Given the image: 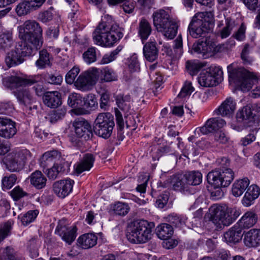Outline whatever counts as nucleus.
I'll return each instance as SVG.
<instances>
[{
    "label": "nucleus",
    "instance_id": "c9c22d12",
    "mask_svg": "<svg viewBox=\"0 0 260 260\" xmlns=\"http://www.w3.org/2000/svg\"><path fill=\"white\" fill-rule=\"evenodd\" d=\"M184 177L188 188L189 185H198L202 181V174L199 171L187 172L184 174Z\"/></svg>",
    "mask_w": 260,
    "mask_h": 260
},
{
    "label": "nucleus",
    "instance_id": "37998d69",
    "mask_svg": "<svg viewBox=\"0 0 260 260\" xmlns=\"http://www.w3.org/2000/svg\"><path fill=\"white\" fill-rule=\"evenodd\" d=\"M39 58L36 61V65L39 69H44L50 64L49 54L46 50L40 51Z\"/></svg>",
    "mask_w": 260,
    "mask_h": 260
},
{
    "label": "nucleus",
    "instance_id": "a211bd4d",
    "mask_svg": "<svg viewBox=\"0 0 260 260\" xmlns=\"http://www.w3.org/2000/svg\"><path fill=\"white\" fill-rule=\"evenodd\" d=\"M76 227L68 226L62 225L60 222L57 226L55 233L67 243L70 245L76 238Z\"/></svg>",
    "mask_w": 260,
    "mask_h": 260
},
{
    "label": "nucleus",
    "instance_id": "7c9ffc66",
    "mask_svg": "<svg viewBox=\"0 0 260 260\" xmlns=\"http://www.w3.org/2000/svg\"><path fill=\"white\" fill-rule=\"evenodd\" d=\"M158 50L156 47L155 41H149L146 43L143 47V54L145 58L152 62L158 57Z\"/></svg>",
    "mask_w": 260,
    "mask_h": 260
},
{
    "label": "nucleus",
    "instance_id": "bf43d9fd",
    "mask_svg": "<svg viewBox=\"0 0 260 260\" xmlns=\"http://www.w3.org/2000/svg\"><path fill=\"white\" fill-rule=\"evenodd\" d=\"M80 72L78 67H74L70 70L66 75L65 80L66 82L69 84H75L76 78Z\"/></svg>",
    "mask_w": 260,
    "mask_h": 260
},
{
    "label": "nucleus",
    "instance_id": "5701e85b",
    "mask_svg": "<svg viewBox=\"0 0 260 260\" xmlns=\"http://www.w3.org/2000/svg\"><path fill=\"white\" fill-rule=\"evenodd\" d=\"M236 109V103L231 97L228 98L215 111L217 115L222 116H231Z\"/></svg>",
    "mask_w": 260,
    "mask_h": 260
},
{
    "label": "nucleus",
    "instance_id": "7ed1b4c3",
    "mask_svg": "<svg viewBox=\"0 0 260 260\" xmlns=\"http://www.w3.org/2000/svg\"><path fill=\"white\" fill-rule=\"evenodd\" d=\"M18 42L22 46L31 50L34 53L41 48L43 44L42 29L39 23L35 20H27L17 27Z\"/></svg>",
    "mask_w": 260,
    "mask_h": 260
},
{
    "label": "nucleus",
    "instance_id": "4c0bfd02",
    "mask_svg": "<svg viewBox=\"0 0 260 260\" xmlns=\"http://www.w3.org/2000/svg\"><path fill=\"white\" fill-rule=\"evenodd\" d=\"M249 184L248 178H244L237 180L233 185L232 193L235 197L241 196Z\"/></svg>",
    "mask_w": 260,
    "mask_h": 260
},
{
    "label": "nucleus",
    "instance_id": "2eb2a0df",
    "mask_svg": "<svg viewBox=\"0 0 260 260\" xmlns=\"http://www.w3.org/2000/svg\"><path fill=\"white\" fill-rule=\"evenodd\" d=\"M73 127L76 136L84 141H88L93 136L91 124L83 118L76 119L73 122Z\"/></svg>",
    "mask_w": 260,
    "mask_h": 260
},
{
    "label": "nucleus",
    "instance_id": "9d476101",
    "mask_svg": "<svg viewBox=\"0 0 260 260\" xmlns=\"http://www.w3.org/2000/svg\"><path fill=\"white\" fill-rule=\"evenodd\" d=\"M203 15L202 13L196 14L189 24L188 30L192 38L206 37L210 29V23L203 18Z\"/></svg>",
    "mask_w": 260,
    "mask_h": 260
},
{
    "label": "nucleus",
    "instance_id": "423d86ee",
    "mask_svg": "<svg viewBox=\"0 0 260 260\" xmlns=\"http://www.w3.org/2000/svg\"><path fill=\"white\" fill-rule=\"evenodd\" d=\"M230 81L232 80L239 86L243 92L248 91L252 87L254 81L257 80L256 76L244 68H233V64L228 67Z\"/></svg>",
    "mask_w": 260,
    "mask_h": 260
},
{
    "label": "nucleus",
    "instance_id": "72a5a7b5",
    "mask_svg": "<svg viewBox=\"0 0 260 260\" xmlns=\"http://www.w3.org/2000/svg\"><path fill=\"white\" fill-rule=\"evenodd\" d=\"M13 35L10 30L4 28L0 34V50H5L13 45Z\"/></svg>",
    "mask_w": 260,
    "mask_h": 260
},
{
    "label": "nucleus",
    "instance_id": "bb28decb",
    "mask_svg": "<svg viewBox=\"0 0 260 260\" xmlns=\"http://www.w3.org/2000/svg\"><path fill=\"white\" fill-rule=\"evenodd\" d=\"M98 237L95 234L87 233L80 236L78 240V245L83 249L93 247L97 243Z\"/></svg>",
    "mask_w": 260,
    "mask_h": 260
},
{
    "label": "nucleus",
    "instance_id": "6e6d98bb",
    "mask_svg": "<svg viewBox=\"0 0 260 260\" xmlns=\"http://www.w3.org/2000/svg\"><path fill=\"white\" fill-rule=\"evenodd\" d=\"M258 130V128L256 127L250 129L249 133L241 139L240 141L241 145L243 146H246L254 142L256 139V135Z\"/></svg>",
    "mask_w": 260,
    "mask_h": 260
},
{
    "label": "nucleus",
    "instance_id": "aec40b11",
    "mask_svg": "<svg viewBox=\"0 0 260 260\" xmlns=\"http://www.w3.org/2000/svg\"><path fill=\"white\" fill-rule=\"evenodd\" d=\"M243 242L248 248L260 246V229H251L244 232Z\"/></svg>",
    "mask_w": 260,
    "mask_h": 260
},
{
    "label": "nucleus",
    "instance_id": "20e7f679",
    "mask_svg": "<svg viewBox=\"0 0 260 260\" xmlns=\"http://www.w3.org/2000/svg\"><path fill=\"white\" fill-rule=\"evenodd\" d=\"M153 226L146 220L134 221L127 229V238L133 243H146L151 238Z\"/></svg>",
    "mask_w": 260,
    "mask_h": 260
},
{
    "label": "nucleus",
    "instance_id": "052dcab7",
    "mask_svg": "<svg viewBox=\"0 0 260 260\" xmlns=\"http://www.w3.org/2000/svg\"><path fill=\"white\" fill-rule=\"evenodd\" d=\"M17 176L15 174H12L9 176H5L2 180V185L3 189H9L16 183Z\"/></svg>",
    "mask_w": 260,
    "mask_h": 260
},
{
    "label": "nucleus",
    "instance_id": "58836bf2",
    "mask_svg": "<svg viewBox=\"0 0 260 260\" xmlns=\"http://www.w3.org/2000/svg\"><path fill=\"white\" fill-rule=\"evenodd\" d=\"M213 47L207 42V39L205 41H198L197 43H194L192 47V50L198 54H205L208 52H211L213 50Z\"/></svg>",
    "mask_w": 260,
    "mask_h": 260
},
{
    "label": "nucleus",
    "instance_id": "1a4fd4ad",
    "mask_svg": "<svg viewBox=\"0 0 260 260\" xmlns=\"http://www.w3.org/2000/svg\"><path fill=\"white\" fill-rule=\"evenodd\" d=\"M115 125L114 117L110 113L98 114L94 123V131L100 137L107 139L112 134Z\"/></svg>",
    "mask_w": 260,
    "mask_h": 260
},
{
    "label": "nucleus",
    "instance_id": "4468645a",
    "mask_svg": "<svg viewBox=\"0 0 260 260\" xmlns=\"http://www.w3.org/2000/svg\"><path fill=\"white\" fill-rule=\"evenodd\" d=\"M29 157V152L26 150L9 154L5 158L8 169L12 172L21 170Z\"/></svg>",
    "mask_w": 260,
    "mask_h": 260
},
{
    "label": "nucleus",
    "instance_id": "f3484780",
    "mask_svg": "<svg viewBox=\"0 0 260 260\" xmlns=\"http://www.w3.org/2000/svg\"><path fill=\"white\" fill-rule=\"evenodd\" d=\"M74 184L71 179L58 180L54 183L53 190L57 197L63 199L72 192Z\"/></svg>",
    "mask_w": 260,
    "mask_h": 260
},
{
    "label": "nucleus",
    "instance_id": "4be33fe9",
    "mask_svg": "<svg viewBox=\"0 0 260 260\" xmlns=\"http://www.w3.org/2000/svg\"><path fill=\"white\" fill-rule=\"evenodd\" d=\"M166 181L167 183L170 184L173 189L176 191L183 192L188 191L184 174H174L168 178Z\"/></svg>",
    "mask_w": 260,
    "mask_h": 260
},
{
    "label": "nucleus",
    "instance_id": "e2e57ef3",
    "mask_svg": "<svg viewBox=\"0 0 260 260\" xmlns=\"http://www.w3.org/2000/svg\"><path fill=\"white\" fill-rule=\"evenodd\" d=\"M182 39L181 35H179L174 41V50L175 52V57L179 58L183 53Z\"/></svg>",
    "mask_w": 260,
    "mask_h": 260
},
{
    "label": "nucleus",
    "instance_id": "680f3d73",
    "mask_svg": "<svg viewBox=\"0 0 260 260\" xmlns=\"http://www.w3.org/2000/svg\"><path fill=\"white\" fill-rule=\"evenodd\" d=\"M249 53L250 46L248 44H246L241 53V59L243 62L245 64H250L253 61L252 57L249 56Z\"/></svg>",
    "mask_w": 260,
    "mask_h": 260
},
{
    "label": "nucleus",
    "instance_id": "5fc2aeb1",
    "mask_svg": "<svg viewBox=\"0 0 260 260\" xmlns=\"http://www.w3.org/2000/svg\"><path fill=\"white\" fill-rule=\"evenodd\" d=\"M0 258L1 260H18L13 248L10 247L0 249Z\"/></svg>",
    "mask_w": 260,
    "mask_h": 260
},
{
    "label": "nucleus",
    "instance_id": "6ab92c4d",
    "mask_svg": "<svg viewBox=\"0 0 260 260\" xmlns=\"http://www.w3.org/2000/svg\"><path fill=\"white\" fill-rule=\"evenodd\" d=\"M17 132L15 123L10 119L0 117V136L6 139L12 138Z\"/></svg>",
    "mask_w": 260,
    "mask_h": 260
},
{
    "label": "nucleus",
    "instance_id": "a19ab883",
    "mask_svg": "<svg viewBox=\"0 0 260 260\" xmlns=\"http://www.w3.org/2000/svg\"><path fill=\"white\" fill-rule=\"evenodd\" d=\"M130 210L128 205L126 203L117 202L111 205V211L113 214L120 216H125Z\"/></svg>",
    "mask_w": 260,
    "mask_h": 260
},
{
    "label": "nucleus",
    "instance_id": "8fccbe9b",
    "mask_svg": "<svg viewBox=\"0 0 260 260\" xmlns=\"http://www.w3.org/2000/svg\"><path fill=\"white\" fill-rule=\"evenodd\" d=\"M31 8H35L32 6V4L26 0L23 2L20 3L16 8V12L19 16L26 15L29 12Z\"/></svg>",
    "mask_w": 260,
    "mask_h": 260
},
{
    "label": "nucleus",
    "instance_id": "f8f14e48",
    "mask_svg": "<svg viewBox=\"0 0 260 260\" xmlns=\"http://www.w3.org/2000/svg\"><path fill=\"white\" fill-rule=\"evenodd\" d=\"M98 72L93 68L82 72L77 77L75 87L81 91L86 92L91 90L97 82Z\"/></svg>",
    "mask_w": 260,
    "mask_h": 260
},
{
    "label": "nucleus",
    "instance_id": "13d9d810",
    "mask_svg": "<svg viewBox=\"0 0 260 260\" xmlns=\"http://www.w3.org/2000/svg\"><path fill=\"white\" fill-rule=\"evenodd\" d=\"M194 90V89L192 85L191 82L188 81H186L184 83L178 96L181 98H185L190 95Z\"/></svg>",
    "mask_w": 260,
    "mask_h": 260
},
{
    "label": "nucleus",
    "instance_id": "dca6fc26",
    "mask_svg": "<svg viewBox=\"0 0 260 260\" xmlns=\"http://www.w3.org/2000/svg\"><path fill=\"white\" fill-rule=\"evenodd\" d=\"M83 102V98L79 93L73 92L69 95L68 104L73 108L72 112L75 115H82L89 114V110L82 107Z\"/></svg>",
    "mask_w": 260,
    "mask_h": 260
},
{
    "label": "nucleus",
    "instance_id": "473e14b6",
    "mask_svg": "<svg viewBox=\"0 0 260 260\" xmlns=\"http://www.w3.org/2000/svg\"><path fill=\"white\" fill-rule=\"evenodd\" d=\"M241 228L235 225L224 234V238L228 243H237L241 239Z\"/></svg>",
    "mask_w": 260,
    "mask_h": 260
},
{
    "label": "nucleus",
    "instance_id": "ddd939ff",
    "mask_svg": "<svg viewBox=\"0 0 260 260\" xmlns=\"http://www.w3.org/2000/svg\"><path fill=\"white\" fill-rule=\"evenodd\" d=\"M222 71L219 67L210 68L209 71H203L198 78L199 83L203 87L216 86L222 80Z\"/></svg>",
    "mask_w": 260,
    "mask_h": 260
},
{
    "label": "nucleus",
    "instance_id": "338daca9",
    "mask_svg": "<svg viewBox=\"0 0 260 260\" xmlns=\"http://www.w3.org/2000/svg\"><path fill=\"white\" fill-rule=\"evenodd\" d=\"M136 4L134 0L126 1L122 5V9L126 13H132L134 11Z\"/></svg>",
    "mask_w": 260,
    "mask_h": 260
},
{
    "label": "nucleus",
    "instance_id": "de8ad7c7",
    "mask_svg": "<svg viewBox=\"0 0 260 260\" xmlns=\"http://www.w3.org/2000/svg\"><path fill=\"white\" fill-rule=\"evenodd\" d=\"M131 97L129 95H127L124 97L122 95H118L116 99V104L120 109L123 111L127 112L129 108V101Z\"/></svg>",
    "mask_w": 260,
    "mask_h": 260
},
{
    "label": "nucleus",
    "instance_id": "f03ea898",
    "mask_svg": "<svg viewBox=\"0 0 260 260\" xmlns=\"http://www.w3.org/2000/svg\"><path fill=\"white\" fill-rule=\"evenodd\" d=\"M123 36L118 26L112 17L108 15L103 17L101 22L93 32V39L95 44L102 47L113 46Z\"/></svg>",
    "mask_w": 260,
    "mask_h": 260
},
{
    "label": "nucleus",
    "instance_id": "c756f323",
    "mask_svg": "<svg viewBox=\"0 0 260 260\" xmlns=\"http://www.w3.org/2000/svg\"><path fill=\"white\" fill-rule=\"evenodd\" d=\"M260 194V189L256 185H251L247 190L242 199L243 204L246 207L250 206Z\"/></svg>",
    "mask_w": 260,
    "mask_h": 260
},
{
    "label": "nucleus",
    "instance_id": "09e8293b",
    "mask_svg": "<svg viewBox=\"0 0 260 260\" xmlns=\"http://www.w3.org/2000/svg\"><path fill=\"white\" fill-rule=\"evenodd\" d=\"M39 212L37 210H29L26 213L21 216H19L21 223L24 225H27L36 219L38 215Z\"/></svg>",
    "mask_w": 260,
    "mask_h": 260
},
{
    "label": "nucleus",
    "instance_id": "3c124183",
    "mask_svg": "<svg viewBox=\"0 0 260 260\" xmlns=\"http://www.w3.org/2000/svg\"><path fill=\"white\" fill-rule=\"evenodd\" d=\"M98 105L96 98L93 94L89 93L83 98V105L86 108L94 109L98 107Z\"/></svg>",
    "mask_w": 260,
    "mask_h": 260
},
{
    "label": "nucleus",
    "instance_id": "cd10ccee",
    "mask_svg": "<svg viewBox=\"0 0 260 260\" xmlns=\"http://www.w3.org/2000/svg\"><path fill=\"white\" fill-rule=\"evenodd\" d=\"M43 102L48 107L55 108L61 104L60 95L58 91L46 92L43 97Z\"/></svg>",
    "mask_w": 260,
    "mask_h": 260
},
{
    "label": "nucleus",
    "instance_id": "f257e3e1",
    "mask_svg": "<svg viewBox=\"0 0 260 260\" xmlns=\"http://www.w3.org/2000/svg\"><path fill=\"white\" fill-rule=\"evenodd\" d=\"M40 80L39 75L10 76L3 79V84L6 88L13 90L12 93L20 104L26 106L34 100L29 89L23 87L37 83Z\"/></svg>",
    "mask_w": 260,
    "mask_h": 260
},
{
    "label": "nucleus",
    "instance_id": "603ef678",
    "mask_svg": "<svg viewBox=\"0 0 260 260\" xmlns=\"http://www.w3.org/2000/svg\"><path fill=\"white\" fill-rule=\"evenodd\" d=\"M122 48L123 47L119 45L111 53L105 54L101 60V63L107 64L115 60L117 55L122 50Z\"/></svg>",
    "mask_w": 260,
    "mask_h": 260
},
{
    "label": "nucleus",
    "instance_id": "49530a36",
    "mask_svg": "<svg viewBox=\"0 0 260 260\" xmlns=\"http://www.w3.org/2000/svg\"><path fill=\"white\" fill-rule=\"evenodd\" d=\"M13 221L8 220L0 225V242L10 235Z\"/></svg>",
    "mask_w": 260,
    "mask_h": 260
},
{
    "label": "nucleus",
    "instance_id": "c85d7f7f",
    "mask_svg": "<svg viewBox=\"0 0 260 260\" xmlns=\"http://www.w3.org/2000/svg\"><path fill=\"white\" fill-rule=\"evenodd\" d=\"M93 70H96L98 72L97 81L99 79L100 75H102L101 80L103 82H112L117 80L118 76L115 71L108 67H105L102 69H98L93 68Z\"/></svg>",
    "mask_w": 260,
    "mask_h": 260
},
{
    "label": "nucleus",
    "instance_id": "39448f33",
    "mask_svg": "<svg viewBox=\"0 0 260 260\" xmlns=\"http://www.w3.org/2000/svg\"><path fill=\"white\" fill-rule=\"evenodd\" d=\"M153 25L158 32L170 39L176 35L178 29L177 23L170 17L169 13L164 10H159L152 15Z\"/></svg>",
    "mask_w": 260,
    "mask_h": 260
},
{
    "label": "nucleus",
    "instance_id": "69168bd1",
    "mask_svg": "<svg viewBox=\"0 0 260 260\" xmlns=\"http://www.w3.org/2000/svg\"><path fill=\"white\" fill-rule=\"evenodd\" d=\"M28 246L31 256L33 257H37L39 253L38 252V244L37 240L35 238H32L30 239L28 243Z\"/></svg>",
    "mask_w": 260,
    "mask_h": 260
},
{
    "label": "nucleus",
    "instance_id": "b1692460",
    "mask_svg": "<svg viewBox=\"0 0 260 260\" xmlns=\"http://www.w3.org/2000/svg\"><path fill=\"white\" fill-rule=\"evenodd\" d=\"M94 161V157L91 153L84 155L80 162L75 165V172L77 174H80L84 171H88L92 167Z\"/></svg>",
    "mask_w": 260,
    "mask_h": 260
},
{
    "label": "nucleus",
    "instance_id": "ea45409f",
    "mask_svg": "<svg viewBox=\"0 0 260 260\" xmlns=\"http://www.w3.org/2000/svg\"><path fill=\"white\" fill-rule=\"evenodd\" d=\"M173 232V229L170 224L162 223L157 226L156 229V233L158 237L161 240L171 238Z\"/></svg>",
    "mask_w": 260,
    "mask_h": 260
},
{
    "label": "nucleus",
    "instance_id": "0e129e2a",
    "mask_svg": "<svg viewBox=\"0 0 260 260\" xmlns=\"http://www.w3.org/2000/svg\"><path fill=\"white\" fill-rule=\"evenodd\" d=\"M27 194V193L24 191L19 186L15 187L11 191V196L15 201H17Z\"/></svg>",
    "mask_w": 260,
    "mask_h": 260
},
{
    "label": "nucleus",
    "instance_id": "2f4dec72",
    "mask_svg": "<svg viewBox=\"0 0 260 260\" xmlns=\"http://www.w3.org/2000/svg\"><path fill=\"white\" fill-rule=\"evenodd\" d=\"M257 219L256 214L252 211L246 212L238 222L240 228L249 229L253 226Z\"/></svg>",
    "mask_w": 260,
    "mask_h": 260
},
{
    "label": "nucleus",
    "instance_id": "9b49d317",
    "mask_svg": "<svg viewBox=\"0 0 260 260\" xmlns=\"http://www.w3.org/2000/svg\"><path fill=\"white\" fill-rule=\"evenodd\" d=\"M36 54L30 49L26 48L18 43H16L15 50L7 53L5 57V62L8 68H11L20 63L24 61L23 57L30 56Z\"/></svg>",
    "mask_w": 260,
    "mask_h": 260
},
{
    "label": "nucleus",
    "instance_id": "412c9836",
    "mask_svg": "<svg viewBox=\"0 0 260 260\" xmlns=\"http://www.w3.org/2000/svg\"><path fill=\"white\" fill-rule=\"evenodd\" d=\"M69 163L64 159H61L59 162H55L50 169H47L44 172L50 179H55L60 174L69 169Z\"/></svg>",
    "mask_w": 260,
    "mask_h": 260
},
{
    "label": "nucleus",
    "instance_id": "774afa93",
    "mask_svg": "<svg viewBox=\"0 0 260 260\" xmlns=\"http://www.w3.org/2000/svg\"><path fill=\"white\" fill-rule=\"evenodd\" d=\"M128 68L131 72H136L140 70V64L136 56H132L129 60Z\"/></svg>",
    "mask_w": 260,
    "mask_h": 260
},
{
    "label": "nucleus",
    "instance_id": "a18cd8bd",
    "mask_svg": "<svg viewBox=\"0 0 260 260\" xmlns=\"http://www.w3.org/2000/svg\"><path fill=\"white\" fill-rule=\"evenodd\" d=\"M235 26V21L231 18H227L225 19V26L220 31L219 36L222 39L226 38L230 35Z\"/></svg>",
    "mask_w": 260,
    "mask_h": 260
},
{
    "label": "nucleus",
    "instance_id": "a878e982",
    "mask_svg": "<svg viewBox=\"0 0 260 260\" xmlns=\"http://www.w3.org/2000/svg\"><path fill=\"white\" fill-rule=\"evenodd\" d=\"M138 36L144 43L150 36L152 28L149 22L145 18H142L138 24L137 27Z\"/></svg>",
    "mask_w": 260,
    "mask_h": 260
},
{
    "label": "nucleus",
    "instance_id": "79ce46f5",
    "mask_svg": "<svg viewBox=\"0 0 260 260\" xmlns=\"http://www.w3.org/2000/svg\"><path fill=\"white\" fill-rule=\"evenodd\" d=\"M206 63L200 62L198 60L189 61L188 60L186 62V68L189 73L193 76L196 75L199 71L203 67H205Z\"/></svg>",
    "mask_w": 260,
    "mask_h": 260
},
{
    "label": "nucleus",
    "instance_id": "4d7b16f0",
    "mask_svg": "<svg viewBox=\"0 0 260 260\" xmlns=\"http://www.w3.org/2000/svg\"><path fill=\"white\" fill-rule=\"evenodd\" d=\"M84 60L88 64L95 62L96 60V49L92 47L89 48L83 54Z\"/></svg>",
    "mask_w": 260,
    "mask_h": 260
},
{
    "label": "nucleus",
    "instance_id": "6e6552de",
    "mask_svg": "<svg viewBox=\"0 0 260 260\" xmlns=\"http://www.w3.org/2000/svg\"><path fill=\"white\" fill-rule=\"evenodd\" d=\"M234 178V173L231 169L222 171L212 170L207 175L208 183L214 188H221L230 185Z\"/></svg>",
    "mask_w": 260,
    "mask_h": 260
},
{
    "label": "nucleus",
    "instance_id": "c03bdc74",
    "mask_svg": "<svg viewBox=\"0 0 260 260\" xmlns=\"http://www.w3.org/2000/svg\"><path fill=\"white\" fill-rule=\"evenodd\" d=\"M167 218L172 226H174L177 228H181L184 225L186 219L185 217L175 213L169 215Z\"/></svg>",
    "mask_w": 260,
    "mask_h": 260
},
{
    "label": "nucleus",
    "instance_id": "e433bc0d",
    "mask_svg": "<svg viewBox=\"0 0 260 260\" xmlns=\"http://www.w3.org/2000/svg\"><path fill=\"white\" fill-rule=\"evenodd\" d=\"M31 184L37 189L44 188L46 184L47 179L40 171H36L30 177Z\"/></svg>",
    "mask_w": 260,
    "mask_h": 260
},
{
    "label": "nucleus",
    "instance_id": "864d4df0",
    "mask_svg": "<svg viewBox=\"0 0 260 260\" xmlns=\"http://www.w3.org/2000/svg\"><path fill=\"white\" fill-rule=\"evenodd\" d=\"M66 111L64 109H59L51 112L47 118L51 123H54L61 119L65 115Z\"/></svg>",
    "mask_w": 260,
    "mask_h": 260
},
{
    "label": "nucleus",
    "instance_id": "f704fd0d",
    "mask_svg": "<svg viewBox=\"0 0 260 260\" xmlns=\"http://www.w3.org/2000/svg\"><path fill=\"white\" fill-rule=\"evenodd\" d=\"M61 159H64L61 157V154L57 150H51L45 152L42 157L41 166L45 167L47 166L49 162L54 161L59 162Z\"/></svg>",
    "mask_w": 260,
    "mask_h": 260
},
{
    "label": "nucleus",
    "instance_id": "0eeeda50",
    "mask_svg": "<svg viewBox=\"0 0 260 260\" xmlns=\"http://www.w3.org/2000/svg\"><path fill=\"white\" fill-rule=\"evenodd\" d=\"M210 220L217 230L231 224L236 219L232 216L231 209L225 206L213 205L209 208Z\"/></svg>",
    "mask_w": 260,
    "mask_h": 260
},
{
    "label": "nucleus",
    "instance_id": "393cba45",
    "mask_svg": "<svg viewBox=\"0 0 260 260\" xmlns=\"http://www.w3.org/2000/svg\"><path fill=\"white\" fill-rule=\"evenodd\" d=\"M260 109V107L257 105H247L239 110L237 113L236 117L239 120H248L250 122L254 121V117L256 114L253 112L255 109Z\"/></svg>",
    "mask_w": 260,
    "mask_h": 260
}]
</instances>
